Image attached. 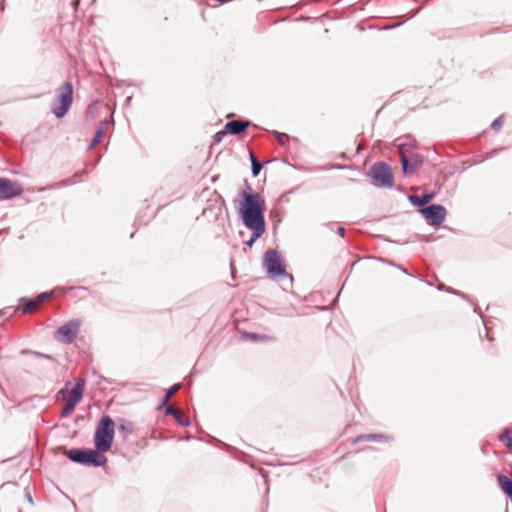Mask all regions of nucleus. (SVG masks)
Returning <instances> with one entry per match:
<instances>
[{
    "label": "nucleus",
    "instance_id": "nucleus-5",
    "mask_svg": "<svg viewBox=\"0 0 512 512\" xmlns=\"http://www.w3.org/2000/svg\"><path fill=\"white\" fill-rule=\"evenodd\" d=\"M73 102V85L64 82L57 90V96L52 104V113L57 118L64 117L71 108Z\"/></svg>",
    "mask_w": 512,
    "mask_h": 512
},
{
    "label": "nucleus",
    "instance_id": "nucleus-29",
    "mask_svg": "<svg viewBox=\"0 0 512 512\" xmlns=\"http://www.w3.org/2000/svg\"><path fill=\"white\" fill-rule=\"evenodd\" d=\"M447 292H449V293H451V294H454V295H457V296H459V297H461V298H463V299H466V298H467V295H465L464 293H462V292H460V291L454 290V289H452V288H449V289L447 290Z\"/></svg>",
    "mask_w": 512,
    "mask_h": 512
},
{
    "label": "nucleus",
    "instance_id": "nucleus-1",
    "mask_svg": "<svg viewBox=\"0 0 512 512\" xmlns=\"http://www.w3.org/2000/svg\"><path fill=\"white\" fill-rule=\"evenodd\" d=\"M239 196L242 198L239 215L246 228L252 231L250 238L245 242L248 247L259 239L266 230L264 218L265 201L257 192L242 191Z\"/></svg>",
    "mask_w": 512,
    "mask_h": 512
},
{
    "label": "nucleus",
    "instance_id": "nucleus-38",
    "mask_svg": "<svg viewBox=\"0 0 512 512\" xmlns=\"http://www.w3.org/2000/svg\"><path fill=\"white\" fill-rule=\"evenodd\" d=\"M245 185H246V188H247L248 190H250V189H251L247 181H245Z\"/></svg>",
    "mask_w": 512,
    "mask_h": 512
},
{
    "label": "nucleus",
    "instance_id": "nucleus-41",
    "mask_svg": "<svg viewBox=\"0 0 512 512\" xmlns=\"http://www.w3.org/2000/svg\"><path fill=\"white\" fill-rule=\"evenodd\" d=\"M131 99H132L131 97H127V98H126V102H127V103H130V102H131Z\"/></svg>",
    "mask_w": 512,
    "mask_h": 512
},
{
    "label": "nucleus",
    "instance_id": "nucleus-2",
    "mask_svg": "<svg viewBox=\"0 0 512 512\" xmlns=\"http://www.w3.org/2000/svg\"><path fill=\"white\" fill-rule=\"evenodd\" d=\"M115 435V423L113 419L106 415L103 416L96 427L94 433V445L99 452H107L111 449Z\"/></svg>",
    "mask_w": 512,
    "mask_h": 512
},
{
    "label": "nucleus",
    "instance_id": "nucleus-11",
    "mask_svg": "<svg viewBox=\"0 0 512 512\" xmlns=\"http://www.w3.org/2000/svg\"><path fill=\"white\" fill-rule=\"evenodd\" d=\"M400 156L401 168L404 175H409L415 172L421 167L424 160L423 156L419 153L406 155L402 150H400Z\"/></svg>",
    "mask_w": 512,
    "mask_h": 512
},
{
    "label": "nucleus",
    "instance_id": "nucleus-32",
    "mask_svg": "<svg viewBox=\"0 0 512 512\" xmlns=\"http://www.w3.org/2000/svg\"><path fill=\"white\" fill-rule=\"evenodd\" d=\"M25 496H26L28 502L32 504L33 499H32L31 493L29 491H26Z\"/></svg>",
    "mask_w": 512,
    "mask_h": 512
},
{
    "label": "nucleus",
    "instance_id": "nucleus-30",
    "mask_svg": "<svg viewBox=\"0 0 512 512\" xmlns=\"http://www.w3.org/2000/svg\"><path fill=\"white\" fill-rule=\"evenodd\" d=\"M337 234L343 238L345 236V228L343 226H338Z\"/></svg>",
    "mask_w": 512,
    "mask_h": 512
},
{
    "label": "nucleus",
    "instance_id": "nucleus-4",
    "mask_svg": "<svg viewBox=\"0 0 512 512\" xmlns=\"http://www.w3.org/2000/svg\"><path fill=\"white\" fill-rule=\"evenodd\" d=\"M367 175L372 179L376 188L391 189L394 185V174L389 164L383 161L375 162Z\"/></svg>",
    "mask_w": 512,
    "mask_h": 512
},
{
    "label": "nucleus",
    "instance_id": "nucleus-3",
    "mask_svg": "<svg viewBox=\"0 0 512 512\" xmlns=\"http://www.w3.org/2000/svg\"><path fill=\"white\" fill-rule=\"evenodd\" d=\"M70 461L85 466L101 467L106 464L107 457L103 452L91 448H73L67 453Z\"/></svg>",
    "mask_w": 512,
    "mask_h": 512
},
{
    "label": "nucleus",
    "instance_id": "nucleus-40",
    "mask_svg": "<svg viewBox=\"0 0 512 512\" xmlns=\"http://www.w3.org/2000/svg\"><path fill=\"white\" fill-rule=\"evenodd\" d=\"M506 496H507V497L511 500V502H512V492H511L510 494L506 495Z\"/></svg>",
    "mask_w": 512,
    "mask_h": 512
},
{
    "label": "nucleus",
    "instance_id": "nucleus-23",
    "mask_svg": "<svg viewBox=\"0 0 512 512\" xmlns=\"http://www.w3.org/2000/svg\"><path fill=\"white\" fill-rule=\"evenodd\" d=\"M37 307V301L35 299H32L25 304V306L22 308V312L23 314H27L34 311Z\"/></svg>",
    "mask_w": 512,
    "mask_h": 512
},
{
    "label": "nucleus",
    "instance_id": "nucleus-16",
    "mask_svg": "<svg viewBox=\"0 0 512 512\" xmlns=\"http://www.w3.org/2000/svg\"><path fill=\"white\" fill-rule=\"evenodd\" d=\"M388 439H389L388 436H386L384 434H380V433L361 434L353 440V443H358V442H362V441H381V440H388Z\"/></svg>",
    "mask_w": 512,
    "mask_h": 512
},
{
    "label": "nucleus",
    "instance_id": "nucleus-18",
    "mask_svg": "<svg viewBox=\"0 0 512 512\" xmlns=\"http://www.w3.org/2000/svg\"><path fill=\"white\" fill-rule=\"evenodd\" d=\"M180 387H181V384L177 383V384H174L171 388H169L166 391L165 395L163 396L161 403L158 406V409H161L164 406H166L168 401L171 399V397L174 395V393H176L180 389Z\"/></svg>",
    "mask_w": 512,
    "mask_h": 512
},
{
    "label": "nucleus",
    "instance_id": "nucleus-27",
    "mask_svg": "<svg viewBox=\"0 0 512 512\" xmlns=\"http://www.w3.org/2000/svg\"><path fill=\"white\" fill-rule=\"evenodd\" d=\"M227 134H229V133H228V132H226V127H224V130L219 131V132H217V133L214 135V141H215V142H221V141H222V139H223V137H224L225 135H227Z\"/></svg>",
    "mask_w": 512,
    "mask_h": 512
},
{
    "label": "nucleus",
    "instance_id": "nucleus-22",
    "mask_svg": "<svg viewBox=\"0 0 512 512\" xmlns=\"http://www.w3.org/2000/svg\"><path fill=\"white\" fill-rule=\"evenodd\" d=\"M53 296H54L53 291H47V292L40 293L35 298V300L37 301V304L39 306L40 304L44 303L45 301L50 300Z\"/></svg>",
    "mask_w": 512,
    "mask_h": 512
},
{
    "label": "nucleus",
    "instance_id": "nucleus-12",
    "mask_svg": "<svg viewBox=\"0 0 512 512\" xmlns=\"http://www.w3.org/2000/svg\"><path fill=\"white\" fill-rule=\"evenodd\" d=\"M250 124V121L243 119L228 121L225 124L226 132H228L231 135H240L245 133Z\"/></svg>",
    "mask_w": 512,
    "mask_h": 512
},
{
    "label": "nucleus",
    "instance_id": "nucleus-8",
    "mask_svg": "<svg viewBox=\"0 0 512 512\" xmlns=\"http://www.w3.org/2000/svg\"><path fill=\"white\" fill-rule=\"evenodd\" d=\"M419 212L431 226L441 225L444 222L447 213L445 207L440 204H430L421 208Z\"/></svg>",
    "mask_w": 512,
    "mask_h": 512
},
{
    "label": "nucleus",
    "instance_id": "nucleus-37",
    "mask_svg": "<svg viewBox=\"0 0 512 512\" xmlns=\"http://www.w3.org/2000/svg\"><path fill=\"white\" fill-rule=\"evenodd\" d=\"M0 10L3 11L4 10V0H1L0 1Z\"/></svg>",
    "mask_w": 512,
    "mask_h": 512
},
{
    "label": "nucleus",
    "instance_id": "nucleus-24",
    "mask_svg": "<svg viewBox=\"0 0 512 512\" xmlns=\"http://www.w3.org/2000/svg\"><path fill=\"white\" fill-rule=\"evenodd\" d=\"M503 120H504V115H500L491 123V128L494 130H499L503 125Z\"/></svg>",
    "mask_w": 512,
    "mask_h": 512
},
{
    "label": "nucleus",
    "instance_id": "nucleus-35",
    "mask_svg": "<svg viewBox=\"0 0 512 512\" xmlns=\"http://www.w3.org/2000/svg\"><path fill=\"white\" fill-rule=\"evenodd\" d=\"M218 201H219V204H220V206H219V210H220V209H221V206L224 204V200L222 199V197H221V196H219V197H218V200H216V202H218Z\"/></svg>",
    "mask_w": 512,
    "mask_h": 512
},
{
    "label": "nucleus",
    "instance_id": "nucleus-6",
    "mask_svg": "<svg viewBox=\"0 0 512 512\" xmlns=\"http://www.w3.org/2000/svg\"><path fill=\"white\" fill-rule=\"evenodd\" d=\"M263 266L272 277L290 276L292 279V276L287 274L285 264L277 249H269L264 253Z\"/></svg>",
    "mask_w": 512,
    "mask_h": 512
},
{
    "label": "nucleus",
    "instance_id": "nucleus-31",
    "mask_svg": "<svg viewBox=\"0 0 512 512\" xmlns=\"http://www.w3.org/2000/svg\"><path fill=\"white\" fill-rule=\"evenodd\" d=\"M34 355H36L38 357L47 358V359H51L52 358L50 355H47V354H44V353H40V352H34Z\"/></svg>",
    "mask_w": 512,
    "mask_h": 512
},
{
    "label": "nucleus",
    "instance_id": "nucleus-39",
    "mask_svg": "<svg viewBox=\"0 0 512 512\" xmlns=\"http://www.w3.org/2000/svg\"><path fill=\"white\" fill-rule=\"evenodd\" d=\"M402 271H403L404 274H407V275L411 276V274H409L406 269H402Z\"/></svg>",
    "mask_w": 512,
    "mask_h": 512
},
{
    "label": "nucleus",
    "instance_id": "nucleus-28",
    "mask_svg": "<svg viewBox=\"0 0 512 512\" xmlns=\"http://www.w3.org/2000/svg\"><path fill=\"white\" fill-rule=\"evenodd\" d=\"M246 338L248 339H251V340H259V339H264L266 338L265 335H259V334H256V333H245L244 335Z\"/></svg>",
    "mask_w": 512,
    "mask_h": 512
},
{
    "label": "nucleus",
    "instance_id": "nucleus-14",
    "mask_svg": "<svg viewBox=\"0 0 512 512\" xmlns=\"http://www.w3.org/2000/svg\"><path fill=\"white\" fill-rule=\"evenodd\" d=\"M434 198L433 193L425 192L420 196H410L409 201L416 207L424 208Z\"/></svg>",
    "mask_w": 512,
    "mask_h": 512
},
{
    "label": "nucleus",
    "instance_id": "nucleus-15",
    "mask_svg": "<svg viewBox=\"0 0 512 512\" xmlns=\"http://www.w3.org/2000/svg\"><path fill=\"white\" fill-rule=\"evenodd\" d=\"M498 484L505 495L512 493V479L503 473L497 474Z\"/></svg>",
    "mask_w": 512,
    "mask_h": 512
},
{
    "label": "nucleus",
    "instance_id": "nucleus-33",
    "mask_svg": "<svg viewBox=\"0 0 512 512\" xmlns=\"http://www.w3.org/2000/svg\"><path fill=\"white\" fill-rule=\"evenodd\" d=\"M67 388H63L60 391H58L57 396H64L66 394Z\"/></svg>",
    "mask_w": 512,
    "mask_h": 512
},
{
    "label": "nucleus",
    "instance_id": "nucleus-36",
    "mask_svg": "<svg viewBox=\"0 0 512 512\" xmlns=\"http://www.w3.org/2000/svg\"><path fill=\"white\" fill-rule=\"evenodd\" d=\"M494 153H495V151H491V152L487 153L486 156H485V159H488V158L492 157V155Z\"/></svg>",
    "mask_w": 512,
    "mask_h": 512
},
{
    "label": "nucleus",
    "instance_id": "nucleus-21",
    "mask_svg": "<svg viewBox=\"0 0 512 512\" xmlns=\"http://www.w3.org/2000/svg\"><path fill=\"white\" fill-rule=\"evenodd\" d=\"M103 135H104V131H103V129H102V128H99V129L95 132V134H94V136H93V138H92V140H91V142H90V144H89V147H88V148H89V149H93L94 147H96V146L98 145V143L101 141V139H102Z\"/></svg>",
    "mask_w": 512,
    "mask_h": 512
},
{
    "label": "nucleus",
    "instance_id": "nucleus-34",
    "mask_svg": "<svg viewBox=\"0 0 512 512\" xmlns=\"http://www.w3.org/2000/svg\"><path fill=\"white\" fill-rule=\"evenodd\" d=\"M28 353L34 354V351H31L29 349H22L21 350V354H28Z\"/></svg>",
    "mask_w": 512,
    "mask_h": 512
},
{
    "label": "nucleus",
    "instance_id": "nucleus-20",
    "mask_svg": "<svg viewBox=\"0 0 512 512\" xmlns=\"http://www.w3.org/2000/svg\"><path fill=\"white\" fill-rule=\"evenodd\" d=\"M499 440L502 441L507 448L512 449V429L505 428L499 435Z\"/></svg>",
    "mask_w": 512,
    "mask_h": 512
},
{
    "label": "nucleus",
    "instance_id": "nucleus-25",
    "mask_svg": "<svg viewBox=\"0 0 512 512\" xmlns=\"http://www.w3.org/2000/svg\"><path fill=\"white\" fill-rule=\"evenodd\" d=\"M273 135L277 139V141L280 145H285L284 138H288V135H286L285 133L278 132V131H273Z\"/></svg>",
    "mask_w": 512,
    "mask_h": 512
},
{
    "label": "nucleus",
    "instance_id": "nucleus-13",
    "mask_svg": "<svg viewBox=\"0 0 512 512\" xmlns=\"http://www.w3.org/2000/svg\"><path fill=\"white\" fill-rule=\"evenodd\" d=\"M165 415L174 417V419L181 426L186 427L190 425V419L186 416H183L181 412L174 406H167L165 409Z\"/></svg>",
    "mask_w": 512,
    "mask_h": 512
},
{
    "label": "nucleus",
    "instance_id": "nucleus-7",
    "mask_svg": "<svg viewBox=\"0 0 512 512\" xmlns=\"http://www.w3.org/2000/svg\"><path fill=\"white\" fill-rule=\"evenodd\" d=\"M81 322L78 319H72L65 324L61 325L55 331V338L65 344L72 343L80 329Z\"/></svg>",
    "mask_w": 512,
    "mask_h": 512
},
{
    "label": "nucleus",
    "instance_id": "nucleus-17",
    "mask_svg": "<svg viewBox=\"0 0 512 512\" xmlns=\"http://www.w3.org/2000/svg\"><path fill=\"white\" fill-rule=\"evenodd\" d=\"M118 432L122 434L124 437L127 435H130L134 431V425L131 421L126 419H120L118 426H117Z\"/></svg>",
    "mask_w": 512,
    "mask_h": 512
},
{
    "label": "nucleus",
    "instance_id": "nucleus-26",
    "mask_svg": "<svg viewBox=\"0 0 512 512\" xmlns=\"http://www.w3.org/2000/svg\"><path fill=\"white\" fill-rule=\"evenodd\" d=\"M15 310H16V308H14L12 306L6 307V308L0 310V316L11 317Z\"/></svg>",
    "mask_w": 512,
    "mask_h": 512
},
{
    "label": "nucleus",
    "instance_id": "nucleus-19",
    "mask_svg": "<svg viewBox=\"0 0 512 512\" xmlns=\"http://www.w3.org/2000/svg\"><path fill=\"white\" fill-rule=\"evenodd\" d=\"M250 161H251V172L254 177L258 176L263 168V163L260 162L254 154L250 151L249 152Z\"/></svg>",
    "mask_w": 512,
    "mask_h": 512
},
{
    "label": "nucleus",
    "instance_id": "nucleus-9",
    "mask_svg": "<svg viewBox=\"0 0 512 512\" xmlns=\"http://www.w3.org/2000/svg\"><path fill=\"white\" fill-rule=\"evenodd\" d=\"M84 386V379L79 378L78 380H76V383L70 392V397L61 411V417H67L74 411L76 405L83 398Z\"/></svg>",
    "mask_w": 512,
    "mask_h": 512
},
{
    "label": "nucleus",
    "instance_id": "nucleus-10",
    "mask_svg": "<svg viewBox=\"0 0 512 512\" xmlns=\"http://www.w3.org/2000/svg\"><path fill=\"white\" fill-rule=\"evenodd\" d=\"M23 188L10 179L0 177V201L10 200L22 194Z\"/></svg>",
    "mask_w": 512,
    "mask_h": 512
}]
</instances>
